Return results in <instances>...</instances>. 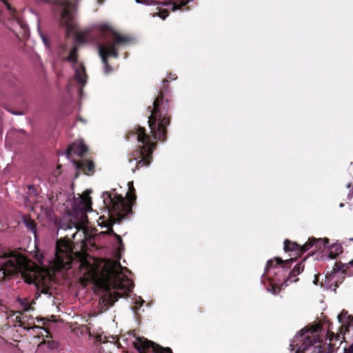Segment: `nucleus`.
<instances>
[{
    "label": "nucleus",
    "mask_w": 353,
    "mask_h": 353,
    "mask_svg": "<svg viewBox=\"0 0 353 353\" xmlns=\"http://www.w3.org/2000/svg\"><path fill=\"white\" fill-rule=\"evenodd\" d=\"M75 41L79 43H96L98 52L104 65V73L108 74L112 68L108 63V56L118 57L117 48L130 41L114 30L108 23H96L77 32Z\"/></svg>",
    "instance_id": "obj_1"
},
{
    "label": "nucleus",
    "mask_w": 353,
    "mask_h": 353,
    "mask_svg": "<svg viewBox=\"0 0 353 353\" xmlns=\"http://www.w3.org/2000/svg\"><path fill=\"white\" fill-rule=\"evenodd\" d=\"M21 274L28 284L37 289L45 284L46 277L39 268L21 254L6 249L0 245V279Z\"/></svg>",
    "instance_id": "obj_2"
},
{
    "label": "nucleus",
    "mask_w": 353,
    "mask_h": 353,
    "mask_svg": "<svg viewBox=\"0 0 353 353\" xmlns=\"http://www.w3.org/2000/svg\"><path fill=\"white\" fill-rule=\"evenodd\" d=\"M130 274L119 261L108 260L103 265L100 285L108 292L111 290H116L118 296L121 297L122 293L127 294L134 288V283L129 278Z\"/></svg>",
    "instance_id": "obj_3"
},
{
    "label": "nucleus",
    "mask_w": 353,
    "mask_h": 353,
    "mask_svg": "<svg viewBox=\"0 0 353 353\" xmlns=\"http://www.w3.org/2000/svg\"><path fill=\"white\" fill-rule=\"evenodd\" d=\"M168 82L167 79L163 81L158 97L154 101L153 107L150 110L151 114L148 117L150 132L154 139L160 141L165 139L166 127L170 123V119L168 117L169 104L167 98L169 93Z\"/></svg>",
    "instance_id": "obj_4"
},
{
    "label": "nucleus",
    "mask_w": 353,
    "mask_h": 353,
    "mask_svg": "<svg viewBox=\"0 0 353 353\" xmlns=\"http://www.w3.org/2000/svg\"><path fill=\"white\" fill-rule=\"evenodd\" d=\"M97 339L101 343H110L117 348L132 347L139 353H172L170 348H163L143 337L137 336L132 332L122 334L119 339L114 335L101 334Z\"/></svg>",
    "instance_id": "obj_5"
},
{
    "label": "nucleus",
    "mask_w": 353,
    "mask_h": 353,
    "mask_svg": "<svg viewBox=\"0 0 353 353\" xmlns=\"http://www.w3.org/2000/svg\"><path fill=\"white\" fill-rule=\"evenodd\" d=\"M125 138L128 141H136L139 143L129 159L130 164L135 165V168H132V172H134L141 167L149 166L155 144L151 141L150 137L145 133V129L139 126L134 127L129 131Z\"/></svg>",
    "instance_id": "obj_6"
},
{
    "label": "nucleus",
    "mask_w": 353,
    "mask_h": 353,
    "mask_svg": "<svg viewBox=\"0 0 353 353\" xmlns=\"http://www.w3.org/2000/svg\"><path fill=\"white\" fill-rule=\"evenodd\" d=\"M321 329L320 325H313L310 329L304 327L294 336L290 344V350L294 353H323L321 347L315 344L319 342L314 334ZM344 353H353V344L345 349Z\"/></svg>",
    "instance_id": "obj_7"
},
{
    "label": "nucleus",
    "mask_w": 353,
    "mask_h": 353,
    "mask_svg": "<svg viewBox=\"0 0 353 353\" xmlns=\"http://www.w3.org/2000/svg\"><path fill=\"white\" fill-rule=\"evenodd\" d=\"M79 47L74 46L70 50L69 54L65 60L72 64L74 71V77L68 81L67 91L68 94H72L74 90L77 89L80 98L83 97V87L87 83V75L85 67L81 63L77 61V52Z\"/></svg>",
    "instance_id": "obj_8"
},
{
    "label": "nucleus",
    "mask_w": 353,
    "mask_h": 353,
    "mask_svg": "<svg viewBox=\"0 0 353 353\" xmlns=\"http://www.w3.org/2000/svg\"><path fill=\"white\" fill-rule=\"evenodd\" d=\"M102 199L105 208L111 216L114 214L120 218H123L124 214L130 211L128 205L125 202L124 198L121 195L118 194L114 190H113L112 192H103ZM117 221V220L115 218L111 217L110 225L116 223ZM109 226V223L103 225V227L108 228Z\"/></svg>",
    "instance_id": "obj_9"
},
{
    "label": "nucleus",
    "mask_w": 353,
    "mask_h": 353,
    "mask_svg": "<svg viewBox=\"0 0 353 353\" xmlns=\"http://www.w3.org/2000/svg\"><path fill=\"white\" fill-rule=\"evenodd\" d=\"M294 262V259L283 261L280 258H274L268 261L265 272L262 277H266L269 282L281 283L282 279L289 264Z\"/></svg>",
    "instance_id": "obj_10"
},
{
    "label": "nucleus",
    "mask_w": 353,
    "mask_h": 353,
    "mask_svg": "<svg viewBox=\"0 0 353 353\" xmlns=\"http://www.w3.org/2000/svg\"><path fill=\"white\" fill-rule=\"evenodd\" d=\"M37 3H48L54 6V12L67 26L74 17L77 6L70 0H34Z\"/></svg>",
    "instance_id": "obj_11"
},
{
    "label": "nucleus",
    "mask_w": 353,
    "mask_h": 353,
    "mask_svg": "<svg viewBox=\"0 0 353 353\" xmlns=\"http://www.w3.org/2000/svg\"><path fill=\"white\" fill-rule=\"evenodd\" d=\"M81 227L75 222L72 221L69 217H63L59 220L58 225V232L61 230L69 231L72 230H75V232L71 234H66L64 236L63 239H60L57 241V248L59 246H62L65 249H68L70 245L69 243L71 239H74L78 231L80 230Z\"/></svg>",
    "instance_id": "obj_12"
},
{
    "label": "nucleus",
    "mask_w": 353,
    "mask_h": 353,
    "mask_svg": "<svg viewBox=\"0 0 353 353\" xmlns=\"http://www.w3.org/2000/svg\"><path fill=\"white\" fill-rule=\"evenodd\" d=\"M321 241V239L310 238L304 245H300L296 242L286 239L284 241V250L285 252L295 251L300 254L312 249L311 252L313 254L318 248H321L319 243Z\"/></svg>",
    "instance_id": "obj_13"
},
{
    "label": "nucleus",
    "mask_w": 353,
    "mask_h": 353,
    "mask_svg": "<svg viewBox=\"0 0 353 353\" xmlns=\"http://www.w3.org/2000/svg\"><path fill=\"white\" fill-rule=\"evenodd\" d=\"M192 1L193 0H179V2L172 3L166 1L158 2L157 0H135L136 3L145 6H152L155 4L165 6L173 11L181 9L182 7Z\"/></svg>",
    "instance_id": "obj_14"
},
{
    "label": "nucleus",
    "mask_w": 353,
    "mask_h": 353,
    "mask_svg": "<svg viewBox=\"0 0 353 353\" xmlns=\"http://www.w3.org/2000/svg\"><path fill=\"white\" fill-rule=\"evenodd\" d=\"M72 208L77 213H81V216L91 210V201L90 198H85L81 195L74 197L72 203Z\"/></svg>",
    "instance_id": "obj_15"
},
{
    "label": "nucleus",
    "mask_w": 353,
    "mask_h": 353,
    "mask_svg": "<svg viewBox=\"0 0 353 353\" xmlns=\"http://www.w3.org/2000/svg\"><path fill=\"white\" fill-rule=\"evenodd\" d=\"M321 239L322 240V241L319 243V245H321V248H318L316 250V252L321 250V248H326L329 251L328 257L330 259H334L343 252L342 247L340 244H332V245H330L329 244L328 239L324 238Z\"/></svg>",
    "instance_id": "obj_16"
},
{
    "label": "nucleus",
    "mask_w": 353,
    "mask_h": 353,
    "mask_svg": "<svg viewBox=\"0 0 353 353\" xmlns=\"http://www.w3.org/2000/svg\"><path fill=\"white\" fill-rule=\"evenodd\" d=\"M305 260L296 265L292 270L289 274L288 278L281 283V286L286 287L289 283L296 282L298 281L297 276L301 274L304 270L303 262Z\"/></svg>",
    "instance_id": "obj_17"
},
{
    "label": "nucleus",
    "mask_w": 353,
    "mask_h": 353,
    "mask_svg": "<svg viewBox=\"0 0 353 353\" xmlns=\"http://www.w3.org/2000/svg\"><path fill=\"white\" fill-rule=\"evenodd\" d=\"M88 151V147L82 142L72 143L70 144L66 151V156L70 158L72 153L78 156L83 155Z\"/></svg>",
    "instance_id": "obj_18"
},
{
    "label": "nucleus",
    "mask_w": 353,
    "mask_h": 353,
    "mask_svg": "<svg viewBox=\"0 0 353 353\" xmlns=\"http://www.w3.org/2000/svg\"><path fill=\"white\" fill-rule=\"evenodd\" d=\"M337 319L339 322L345 327L353 326V316L348 315L347 312L343 310L338 316Z\"/></svg>",
    "instance_id": "obj_19"
},
{
    "label": "nucleus",
    "mask_w": 353,
    "mask_h": 353,
    "mask_svg": "<svg viewBox=\"0 0 353 353\" xmlns=\"http://www.w3.org/2000/svg\"><path fill=\"white\" fill-rule=\"evenodd\" d=\"M74 164L75 165V166L77 169L83 170L87 174L90 172L93 171V170L94 168V165L92 161H85V162L74 161Z\"/></svg>",
    "instance_id": "obj_20"
},
{
    "label": "nucleus",
    "mask_w": 353,
    "mask_h": 353,
    "mask_svg": "<svg viewBox=\"0 0 353 353\" xmlns=\"http://www.w3.org/2000/svg\"><path fill=\"white\" fill-rule=\"evenodd\" d=\"M23 223H24L26 228L30 232H31L32 233L34 234V238L36 239L37 238V234H36L37 229H36V224H35L34 221H33L30 219H24Z\"/></svg>",
    "instance_id": "obj_21"
},
{
    "label": "nucleus",
    "mask_w": 353,
    "mask_h": 353,
    "mask_svg": "<svg viewBox=\"0 0 353 353\" xmlns=\"http://www.w3.org/2000/svg\"><path fill=\"white\" fill-rule=\"evenodd\" d=\"M17 302L20 304L21 309L28 312L31 310L29 299L27 298H17Z\"/></svg>",
    "instance_id": "obj_22"
},
{
    "label": "nucleus",
    "mask_w": 353,
    "mask_h": 353,
    "mask_svg": "<svg viewBox=\"0 0 353 353\" xmlns=\"http://www.w3.org/2000/svg\"><path fill=\"white\" fill-rule=\"evenodd\" d=\"M104 234L114 236L116 238L118 243L119 244V250H121L123 248V242L121 237L117 234H116L112 228H108L107 231L104 232Z\"/></svg>",
    "instance_id": "obj_23"
},
{
    "label": "nucleus",
    "mask_w": 353,
    "mask_h": 353,
    "mask_svg": "<svg viewBox=\"0 0 353 353\" xmlns=\"http://www.w3.org/2000/svg\"><path fill=\"white\" fill-rule=\"evenodd\" d=\"M37 30H38V32H39V34L41 37V39H42L43 42V44L45 45V46L46 48H49L50 47V43L48 41V37L47 36L41 31V28H40V26L38 24V26H37Z\"/></svg>",
    "instance_id": "obj_24"
},
{
    "label": "nucleus",
    "mask_w": 353,
    "mask_h": 353,
    "mask_svg": "<svg viewBox=\"0 0 353 353\" xmlns=\"http://www.w3.org/2000/svg\"><path fill=\"white\" fill-rule=\"evenodd\" d=\"M37 30H38V32H39V34L41 37V39H42L43 42V44L45 45V46L46 48H49L50 47V43L48 41V37L47 36L41 31V28H40V26L38 24V26H37Z\"/></svg>",
    "instance_id": "obj_25"
},
{
    "label": "nucleus",
    "mask_w": 353,
    "mask_h": 353,
    "mask_svg": "<svg viewBox=\"0 0 353 353\" xmlns=\"http://www.w3.org/2000/svg\"><path fill=\"white\" fill-rule=\"evenodd\" d=\"M128 186L129 192L127 193V196L128 197V199L130 201H133L135 199V196L130 195L135 191V189L133 185V182L132 181L129 182L128 183Z\"/></svg>",
    "instance_id": "obj_26"
},
{
    "label": "nucleus",
    "mask_w": 353,
    "mask_h": 353,
    "mask_svg": "<svg viewBox=\"0 0 353 353\" xmlns=\"http://www.w3.org/2000/svg\"><path fill=\"white\" fill-rule=\"evenodd\" d=\"M270 285H272L271 288H267V291L269 292H271L272 294L276 295L279 293V291H277V286L280 285L281 283H276V282H270Z\"/></svg>",
    "instance_id": "obj_27"
},
{
    "label": "nucleus",
    "mask_w": 353,
    "mask_h": 353,
    "mask_svg": "<svg viewBox=\"0 0 353 353\" xmlns=\"http://www.w3.org/2000/svg\"><path fill=\"white\" fill-rule=\"evenodd\" d=\"M345 266V264H343L342 263H336L334 264V266L333 268V273H336L337 272H339V271H343L344 272L345 270H344V268Z\"/></svg>",
    "instance_id": "obj_28"
},
{
    "label": "nucleus",
    "mask_w": 353,
    "mask_h": 353,
    "mask_svg": "<svg viewBox=\"0 0 353 353\" xmlns=\"http://www.w3.org/2000/svg\"><path fill=\"white\" fill-rule=\"evenodd\" d=\"M35 259L36 261L40 263V264H43V259H44V256L43 254L41 253H39V252H37L36 254H35Z\"/></svg>",
    "instance_id": "obj_29"
},
{
    "label": "nucleus",
    "mask_w": 353,
    "mask_h": 353,
    "mask_svg": "<svg viewBox=\"0 0 353 353\" xmlns=\"http://www.w3.org/2000/svg\"><path fill=\"white\" fill-rule=\"evenodd\" d=\"M144 301L139 296V299L135 301L137 307H141L143 305Z\"/></svg>",
    "instance_id": "obj_30"
},
{
    "label": "nucleus",
    "mask_w": 353,
    "mask_h": 353,
    "mask_svg": "<svg viewBox=\"0 0 353 353\" xmlns=\"http://www.w3.org/2000/svg\"><path fill=\"white\" fill-rule=\"evenodd\" d=\"M110 299L108 298V299H103L101 300H100V303L102 302L103 303H105V305H108L110 304V305L111 306L112 305V303H110Z\"/></svg>",
    "instance_id": "obj_31"
},
{
    "label": "nucleus",
    "mask_w": 353,
    "mask_h": 353,
    "mask_svg": "<svg viewBox=\"0 0 353 353\" xmlns=\"http://www.w3.org/2000/svg\"><path fill=\"white\" fill-rule=\"evenodd\" d=\"M159 17H161L162 19H165V18L168 16V13L167 12H163L162 13L159 14Z\"/></svg>",
    "instance_id": "obj_32"
},
{
    "label": "nucleus",
    "mask_w": 353,
    "mask_h": 353,
    "mask_svg": "<svg viewBox=\"0 0 353 353\" xmlns=\"http://www.w3.org/2000/svg\"><path fill=\"white\" fill-rule=\"evenodd\" d=\"M17 24L19 25V26L23 29V30H26V25L23 23L22 22L19 21H17Z\"/></svg>",
    "instance_id": "obj_33"
},
{
    "label": "nucleus",
    "mask_w": 353,
    "mask_h": 353,
    "mask_svg": "<svg viewBox=\"0 0 353 353\" xmlns=\"http://www.w3.org/2000/svg\"><path fill=\"white\" fill-rule=\"evenodd\" d=\"M28 188L30 190H32V192H34L36 194L37 190H36L35 187H34L33 185H28Z\"/></svg>",
    "instance_id": "obj_34"
},
{
    "label": "nucleus",
    "mask_w": 353,
    "mask_h": 353,
    "mask_svg": "<svg viewBox=\"0 0 353 353\" xmlns=\"http://www.w3.org/2000/svg\"><path fill=\"white\" fill-rule=\"evenodd\" d=\"M12 113L13 114H14V115H21V114H23V113H22V112H12Z\"/></svg>",
    "instance_id": "obj_35"
},
{
    "label": "nucleus",
    "mask_w": 353,
    "mask_h": 353,
    "mask_svg": "<svg viewBox=\"0 0 353 353\" xmlns=\"http://www.w3.org/2000/svg\"><path fill=\"white\" fill-rule=\"evenodd\" d=\"M170 76H172V77H170L171 80H175L177 78V77L175 74H173V75L171 74Z\"/></svg>",
    "instance_id": "obj_36"
},
{
    "label": "nucleus",
    "mask_w": 353,
    "mask_h": 353,
    "mask_svg": "<svg viewBox=\"0 0 353 353\" xmlns=\"http://www.w3.org/2000/svg\"><path fill=\"white\" fill-rule=\"evenodd\" d=\"M44 321V319L43 318H37V322H41V321Z\"/></svg>",
    "instance_id": "obj_37"
},
{
    "label": "nucleus",
    "mask_w": 353,
    "mask_h": 353,
    "mask_svg": "<svg viewBox=\"0 0 353 353\" xmlns=\"http://www.w3.org/2000/svg\"><path fill=\"white\" fill-rule=\"evenodd\" d=\"M41 292H43L44 294H46L47 293V290L46 289H42L41 290Z\"/></svg>",
    "instance_id": "obj_38"
},
{
    "label": "nucleus",
    "mask_w": 353,
    "mask_h": 353,
    "mask_svg": "<svg viewBox=\"0 0 353 353\" xmlns=\"http://www.w3.org/2000/svg\"><path fill=\"white\" fill-rule=\"evenodd\" d=\"M34 329H43L41 327H39V326H34Z\"/></svg>",
    "instance_id": "obj_39"
},
{
    "label": "nucleus",
    "mask_w": 353,
    "mask_h": 353,
    "mask_svg": "<svg viewBox=\"0 0 353 353\" xmlns=\"http://www.w3.org/2000/svg\"><path fill=\"white\" fill-rule=\"evenodd\" d=\"M317 281H317V279H316V278H315V279L314 280V283L315 285H316V284H317Z\"/></svg>",
    "instance_id": "obj_40"
},
{
    "label": "nucleus",
    "mask_w": 353,
    "mask_h": 353,
    "mask_svg": "<svg viewBox=\"0 0 353 353\" xmlns=\"http://www.w3.org/2000/svg\"><path fill=\"white\" fill-rule=\"evenodd\" d=\"M98 1H99V3H102L103 0H98Z\"/></svg>",
    "instance_id": "obj_41"
},
{
    "label": "nucleus",
    "mask_w": 353,
    "mask_h": 353,
    "mask_svg": "<svg viewBox=\"0 0 353 353\" xmlns=\"http://www.w3.org/2000/svg\"><path fill=\"white\" fill-rule=\"evenodd\" d=\"M78 120L84 122L83 119H82L81 118H79Z\"/></svg>",
    "instance_id": "obj_42"
},
{
    "label": "nucleus",
    "mask_w": 353,
    "mask_h": 353,
    "mask_svg": "<svg viewBox=\"0 0 353 353\" xmlns=\"http://www.w3.org/2000/svg\"><path fill=\"white\" fill-rule=\"evenodd\" d=\"M347 187L350 188V183H347Z\"/></svg>",
    "instance_id": "obj_43"
},
{
    "label": "nucleus",
    "mask_w": 353,
    "mask_h": 353,
    "mask_svg": "<svg viewBox=\"0 0 353 353\" xmlns=\"http://www.w3.org/2000/svg\"><path fill=\"white\" fill-rule=\"evenodd\" d=\"M343 203H341L340 204V207H343Z\"/></svg>",
    "instance_id": "obj_44"
},
{
    "label": "nucleus",
    "mask_w": 353,
    "mask_h": 353,
    "mask_svg": "<svg viewBox=\"0 0 353 353\" xmlns=\"http://www.w3.org/2000/svg\"><path fill=\"white\" fill-rule=\"evenodd\" d=\"M60 48H63V49H64V48H65V47H64V46H61Z\"/></svg>",
    "instance_id": "obj_45"
},
{
    "label": "nucleus",
    "mask_w": 353,
    "mask_h": 353,
    "mask_svg": "<svg viewBox=\"0 0 353 353\" xmlns=\"http://www.w3.org/2000/svg\"><path fill=\"white\" fill-rule=\"evenodd\" d=\"M353 263V261H352L351 262H350V264H352Z\"/></svg>",
    "instance_id": "obj_46"
},
{
    "label": "nucleus",
    "mask_w": 353,
    "mask_h": 353,
    "mask_svg": "<svg viewBox=\"0 0 353 353\" xmlns=\"http://www.w3.org/2000/svg\"><path fill=\"white\" fill-rule=\"evenodd\" d=\"M350 240L353 241V238L350 239Z\"/></svg>",
    "instance_id": "obj_47"
}]
</instances>
